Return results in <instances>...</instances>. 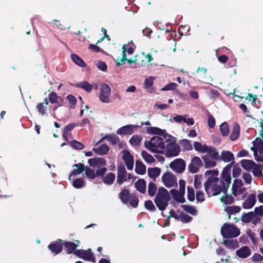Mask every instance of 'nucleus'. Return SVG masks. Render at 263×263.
I'll return each mask as SVG.
<instances>
[{"label": "nucleus", "instance_id": "nucleus-10", "mask_svg": "<svg viewBox=\"0 0 263 263\" xmlns=\"http://www.w3.org/2000/svg\"><path fill=\"white\" fill-rule=\"evenodd\" d=\"M101 93L99 95V99L101 102L108 103L110 102L109 96L110 95V88L107 84H102L100 88Z\"/></svg>", "mask_w": 263, "mask_h": 263}, {"label": "nucleus", "instance_id": "nucleus-44", "mask_svg": "<svg viewBox=\"0 0 263 263\" xmlns=\"http://www.w3.org/2000/svg\"><path fill=\"white\" fill-rule=\"evenodd\" d=\"M141 155L143 159L148 163H153L155 162L154 157L146 151H142Z\"/></svg>", "mask_w": 263, "mask_h": 263}, {"label": "nucleus", "instance_id": "nucleus-14", "mask_svg": "<svg viewBox=\"0 0 263 263\" xmlns=\"http://www.w3.org/2000/svg\"><path fill=\"white\" fill-rule=\"evenodd\" d=\"M122 57L121 59H117L116 65L118 66L122 65L125 64L127 60L126 52L127 51L129 54H132L133 53V49L132 47H129L128 44H124L122 48Z\"/></svg>", "mask_w": 263, "mask_h": 263}, {"label": "nucleus", "instance_id": "nucleus-59", "mask_svg": "<svg viewBox=\"0 0 263 263\" xmlns=\"http://www.w3.org/2000/svg\"><path fill=\"white\" fill-rule=\"evenodd\" d=\"M154 80L153 77H149L146 78L144 81V87L145 88H150L153 85Z\"/></svg>", "mask_w": 263, "mask_h": 263}, {"label": "nucleus", "instance_id": "nucleus-48", "mask_svg": "<svg viewBox=\"0 0 263 263\" xmlns=\"http://www.w3.org/2000/svg\"><path fill=\"white\" fill-rule=\"evenodd\" d=\"M85 174L88 178L93 179L96 177V174L93 170L86 166L85 168Z\"/></svg>", "mask_w": 263, "mask_h": 263}, {"label": "nucleus", "instance_id": "nucleus-39", "mask_svg": "<svg viewBox=\"0 0 263 263\" xmlns=\"http://www.w3.org/2000/svg\"><path fill=\"white\" fill-rule=\"evenodd\" d=\"M255 214L253 212H249L247 214H243L241 216V221L245 223H249L252 220L255 218Z\"/></svg>", "mask_w": 263, "mask_h": 263}, {"label": "nucleus", "instance_id": "nucleus-57", "mask_svg": "<svg viewBox=\"0 0 263 263\" xmlns=\"http://www.w3.org/2000/svg\"><path fill=\"white\" fill-rule=\"evenodd\" d=\"M187 199L190 201H193L195 200L194 190L192 187L187 186Z\"/></svg>", "mask_w": 263, "mask_h": 263}, {"label": "nucleus", "instance_id": "nucleus-63", "mask_svg": "<svg viewBox=\"0 0 263 263\" xmlns=\"http://www.w3.org/2000/svg\"><path fill=\"white\" fill-rule=\"evenodd\" d=\"M196 199L197 202H203L205 200L204 193L201 191H197L196 194Z\"/></svg>", "mask_w": 263, "mask_h": 263}, {"label": "nucleus", "instance_id": "nucleus-55", "mask_svg": "<svg viewBox=\"0 0 263 263\" xmlns=\"http://www.w3.org/2000/svg\"><path fill=\"white\" fill-rule=\"evenodd\" d=\"M234 198L232 195H226L221 198V201L226 204H231L234 202Z\"/></svg>", "mask_w": 263, "mask_h": 263}, {"label": "nucleus", "instance_id": "nucleus-37", "mask_svg": "<svg viewBox=\"0 0 263 263\" xmlns=\"http://www.w3.org/2000/svg\"><path fill=\"white\" fill-rule=\"evenodd\" d=\"M129 196V191L126 189L123 190L119 194V198L124 204L127 203Z\"/></svg>", "mask_w": 263, "mask_h": 263}, {"label": "nucleus", "instance_id": "nucleus-3", "mask_svg": "<svg viewBox=\"0 0 263 263\" xmlns=\"http://www.w3.org/2000/svg\"><path fill=\"white\" fill-rule=\"evenodd\" d=\"M240 164L244 170L248 171H252L255 177H259L262 175L263 165L261 164H256L251 160L243 159L240 161Z\"/></svg>", "mask_w": 263, "mask_h": 263}, {"label": "nucleus", "instance_id": "nucleus-1", "mask_svg": "<svg viewBox=\"0 0 263 263\" xmlns=\"http://www.w3.org/2000/svg\"><path fill=\"white\" fill-rule=\"evenodd\" d=\"M218 175V172L215 170H209L205 172L206 176H211L208 178L204 184L205 191L210 197L218 195L221 192L223 193L226 192L221 186L222 182L217 177Z\"/></svg>", "mask_w": 263, "mask_h": 263}, {"label": "nucleus", "instance_id": "nucleus-34", "mask_svg": "<svg viewBox=\"0 0 263 263\" xmlns=\"http://www.w3.org/2000/svg\"><path fill=\"white\" fill-rule=\"evenodd\" d=\"M135 171L138 174L143 175L146 172V166L141 161L137 160L136 162Z\"/></svg>", "mask_w": 263, "mask_h": 263}, {"label": "nucleus", "instance_id": "nucleus-53", "mask_svg": "<svg viewBox=\"0 0 263 263\" xmlns=\"http://www.w3.org/2000/svg\"><path fill=\"white\" fill-rule=\"evenodd\" d=\"M36 108L38 112L42 116L45 115L47 116V114H46V111L47 109V106L46 105H44V104H42V103H40L36 105Z\"/></svg>", "mask_w": 263, "mask_h": 263}, {"label": "nucleus", "instance_id": "nucleus-21", "mask_svg": "<svg viewBox=\"0 0 263 263\" xmlns=\"http://www.w3.org/2000/svg\"><path fill=\"white\" fill-rule=\"evenodd\" d=\"M170 193L172 195L173 198L176 201L180 203H183L185 202V198H184V193L180 191H178L176 189L171 190Z\"/></svg>", "mask_w": 263, "mask_h": 263}, {"label": "nucleus", "instance_id": "nucleus-41", "mask_svg": "<svg viewBox=\"0 0 263 263\" xmlns=\"http://www.w3.org/2000/svg\"><path fill=\"white\" fill-rule=\"evenodd\" d=\"M78 87L82 88L87 92H90L92 90V86L91 84H89L87 81H83L78 83L76 84Z\"/></svg>", "mask_w": 263, "mask_h": 263}, {"label": "nucleus", "instance_id": "nucleus-56", "mask_svg": "<svg viewBox=\"0 0 263 263\" xmlns=\"http://www.w3.org/2000/svg\"><path fill=\"white\" fill-rule=\"evenodd\" d=\"M70 145L71 147H72L73 148L77 149V150H81L83 149L84 146V145L79 142V141L73 140L70 142Z\"/></svg>", "mask_w": 263, "mask_h": 263}, {"label": "nucleus", "instance_id": "nucleus-50", "mask_svg": "<svg viewBox=\"0 0 263 263\" xmlns=\"http://www.w3.org/2000/svg\"><path fill=\"white\" fill-rule=\"evenodd\" d=\"M72 185L76 189H80L84 186L85 181L82 178H78L73 181Z\"/></svg>", "mask_w": 263, "mask_h": 263}, {"label": "nucleus", "instance_id": "nucleus-2", "mask_svg": "<svg viewBox=\"0 0 263 263\" xmlns=\"http://www.w3.org/2000/svg\"><path fill=\"white\" fill-rule=\"evenodd\" d=\"M170 199L168 191L163 187H160L158 189L154 201L159 210L163 211L167 206Z\"/></svg>", "mask_w": 263, "mask_h": 263}, {"label": "nucleus", "instance_id": "nucleus-61", "mask_svg": "<svg viewBox=\"0 0 263 263\" xmlns=\"http://www.w3.org/2000/svg\"><path fill=\"white\" fill-rule=\"evenodd\" d=\"M242 178L245 183L248 184H251L252 180L251 174L249 173H244L242 174Z\"/></svg>", "mask_w": 263, "mask_h": 263}, {"label": "nucleus", "instance_id": "nucleus-40", "mask_svg": "<svg viewBox=\"0 0 263 263\" xmlns=\"http://www.w3.org/2000/svg\"><path fill=\"white\" fill-rule=\"evenodd\" d=\"M206 144H202L199 142L196 141L194 143V149L201 153H205V151L208 147Z\"/></svg>", "mask_w": 263, "mask_h": 263}, {"label": "nucleus", "instance_id": "nucleus-35", "mask_svg": "<svg viewBox=\"0 0 263 263\" xmlns=\"http://www.w3.org/2000/svg\"><path fill=\"white\" fill-rule=\"evenodd\" d=\"M109 149L107 144H102L98 148H93V151L98 155H105L109 151Z\"/></svg>", "mask_w": 263, "mask_h": 263}, {"label": "nucleus", "instance_id": "nucleus-7", "mask_svg": "<svg viewBox=\"0 0 263 263\" xmlns=\"http://www.w3.org/2000/svg\"><path fill=\"white\" fill-rule=\"evenodd\" d=\"M232 164H228L223 170L221 173L222 178L219 179L222 183L221 186L226 192L231 183V178L230 176V171Z\"/></svg>", "mask_w": 263, "mask_h": 263}, {"label": "nucleus", "instance_id": "nucleus-51", "mask_svg": "<svg viewBox=\"0 0 263 263\" xmlns=\"http://www.w3.org/2000/svg\"><path fill=\"white\" fill-rule=\"evenodd\" d=\"M128 201L133 208L137 207L139 202L138 197L134 195H130Z\"/></svg>", "mask_w": 263, "mask_h": 263}, {"label": "nucleus", "instance_id": "nucleus-43", "mask_svg": "<svg viewBox=\"0 0 263 263\" xmlns=\"http://www.w3.org/2000/svg\"><path fill=\"white\" fill-rule=\"evenodd\" d=\"M224 211L228 214H235L240 212V208L239 206H229L225 208Z\"/></svg>", "mask_w": 263, "mask_h": 263}, {"label": "nucleus", "instance_id": "nucleus-64", "mask_svg": "<svg viewBox=\"0 0 263 263\" xmlns=\"http://www.w3.org/2000/svg\"><path fill=\"white\" fill-rule=\"evenodd\" d=\"M208 124L210 128H213L215 125V119L211 114L208 115Z\"/></svg>", "mask_w": 263, "mask_h": 263}, {"label": "nucleus", "instance_id": "nucleus-20", "mask_svg": "<svg viewBox=\"0 0 263 263\" xmlns=\"http://www.w3.org/2000/svg\"><path fill=\"white\" fill-rule=\"evenodd\" d=\"M256 195L254 193L250 194L242 203V207L245 209L252 208L256 202Z\"/></svg>", "mask_w": 263, "mask_h": 263}, {"label": "nucleus", "instance_id": "nucleus-38", "mask_svg": "<svg viewBox=\"0 0 263 263\" xmlns=\"http://www.w3.org/2000/svg\"><path fill=\"white\" fill-rule=\"evenodd\" d=\"M71 58L73 62L81 67H85L86 64L83 59L76 54H72Z\"/></svg>", "mask_w": 263, "mask_h": 263}, {"label": "nucleus", "instance_id": "nucleus-27", "mask_svg": "<svg viewBox=\"0 0 263 263\" xmlns=\"http://www.w3.org/2000/svg\"><path fill=\"white\" fill-rule=\"evenodd\" d=\"M49 100L51 103L57 104L58 106H61L63 102V99L61 97L58 96L54 92H51L49 95Z\"/></svg>", "mask_w": 263, "mask_h": 263}, {"label": "nucleus", "instance_id": "nucleus-13", "mask_svg": "<svg viewBox=\"0 0 263 263\" xmlns=\"http://www.w3.org/2000/svg\"><path fill=\"white\" fill-rule=\"evenodd\" d=\"M170 167L178 173H182L185 168V161L182 159H176L171 163Z\"/></svg>", "mask_w": 263, "mask_h": 263}, {"label": "nucleus", "instance_id": "nucleus-5", "mask_svg": "<svg viewBox=\"0 0 263 263\" xmlns=\"http://www.w3.org/2000/svg\"><path fill=\"white\" fill-rule=\"evenodd\" d=\"M146 148L153 153H156L157 148L164 149L165 147V143L161 138L158 136H154L151 140L144 142Z\"/></svg>", "mask_w": 263, "mask_h": 263}, {"label": "nucleus", "instance_id": "nucleus-28", "mask_svg": "<svg viewBox=\"0 0 263 263\" xmlns=\"http://www.w3.org/2000/svg\"><path fill=\"white\" fill-rule=\"evenodd\" d=\"M88 163L91 166H102L105 165L106 161L102 158H92L88 160Z\"/></svg>", "mask_w": 263, "mask_h": 263}, {"label": "nucleus", "instance_id": "nucleus-18", "mask_svg": "<svg viewBox=\"0 0 263 263\" xmlns=\"http://www.w3.org/2000/svg\"><path fill=\"white\" fill-rule=\"evenodd\" d=\"M234 156L232 153L228 151H222L219 155V160L226 162H234Z\"/></svg>", "mask_w": 263, "mask_h": 263}, {"label": "nucleus", "instance_id": "nucleus-49", "mask_svg": "<svg viewBox=\"0 0 263 263\" xmlns=\"http://www.w3.org/2000/svg\"><path fill=\"white\" fill-rule=\"evenodd\" d=\"M220 130L223 136H226L229 134V128L227 123L223 122L220 126Z\"/></svg>", "mask_w": 263, "mask_h": 263}, {"label": "nucleus", "instance_id": "nucleus-36", "mask_svg": "<svg viewBox=\"0 0 263 263\" xmlns=\"http://www.w3.org/2000/svg\"><path fill=\"white\" fill-rule=\"evenodd\" d=\"M142 140V137L139 135H133L129 140L130 144L133 146H139Z\"/></svg>", "mask_w": 263, "mask_h": 263}, {"label": "nucleus", "instance_id": "nucleus-58", "mask_svg": "<svg viewBox=\"0 0 263 263\" xmlns=\"http://www.w3.org/2000/svg\"><path fill=\"white\" fill-rule=\"evenodd\" d=\"M107 140L109 141L112 144L115 145L119 141V138L115 135H106Z\"/></svg>", "mask_w": 263, "mask_h": 263}, {"label": "nucleus", "instance_id": "nucleus-31", "mask_svg": "<svg viewBox=\"0 0 263 263\" xmlns=\"http://www.w3.org/2000/svg\"><path fill=\"white\" fill-rule=\"evenodd\" d=\"M202 158L204 162L205 168L213 167L216 165L215 161L216 159H213L211 157H208V156H203Z\"/></svg>", "mask_w": 263, "mask_h": 263}, {"label": "nucleus", "instance_id": "nucleus-54", "mask_svg": "<svg viewBox=\"0 0 263 263\" xmlns=\"http://www.w3.org/2000/svg\"><path fill=\"white\" fill-rule=\"evenodd\" d=\"M202 176L201 175H196L194 178V187L196 189H200L201 187Z\"/></svg>", "mask_w": 263, "mask_h": 263}, {"label": "nucleus", "instance_id": "nucleus-33", "mask_svg": "<svg viewBox=\"0 0 263 263\" xmlns=\"http://www.w3.org/2000/svg\"><path fill=\"white\" fill-rule=\"evenodd\" d=\"M240 127L239 126L235 123L233 126V130L230 135V139L232 141L236 140L239 136Z\"/></svg>", "mask_w": 263, "mask_h": 263}, {"label": "nucleus", "instance_id": "nucleus-42", "mask_svg": "<svg viewBox=\"0 0 263 263\" xmlns=\"http://www.w3.org/2000/svg\"><path fill=\"white\" fill-rule=\"evenodd\" d=\"M222 243L229 249H234L238 247V242L236 240H225Z\"/></svg>", "mask_w": 263, "mask_h": 263}, {"label": "nucleus", "instance_id": "nucleus-22", "mask_svg": "<svg viewBox=\"0 0 263 263\" xmlns=\"http://www.w3.org/2000/svg\"><path fill=\"white\" fill-rule=\"evenodd\" d=\"M236 254L240 258H246L251 255V251L249 247L243 246L237 250Z\"/></svg>", "mask_w": 263, "mask_h": 263}, {"label": "nucleus", "instance_id": "nucleus-29", "mask_svg": "<svg viewBox=\"0 0 263 263\" xmlns=\"http://www.w3.org/2000/svg\"><path fill=\"white\" fill-rule=\"evenodd\" d=\"M116 178V175L113 173H108L103 177L102 181L104 184L107 185H110L114 182Z\"/></svg>", "mask_w": 263, "mask_h": 263}, {"label": "nucleus", "instance_id": "nucleus-12", "mask_svg": "<svg viewBox=\"0 0 263 263\" xmlns=\"http://www.w3.org/2000/svg\"><path fill=\"white\" fill-rule=\"evenodd\" d=\"M202 162L200 158L197 156L194 157L188 165V170L191 173H197L202 166Z\"/></svg>", "mask_w": 263, "mask_h": 263}, {"label": "nucleus", "instance_id": "nucleus-60", "mask_svg": "<svg viewBox=\"0 0 263 263\" xmlns=\"http://www.w3.org/2000/svg\"><path fill=\"white\" fill-rule=\"evenodd\" d=\"M107 171L106 168L103 167L99 170H97L96 172V177L103 179L104 177V175Z\"/></svg>", "mask_w": 263, "mask_h": 263}, {"label": "nucleus", "instance_id": "nucleus-17", "mask_svg": "<svg viewBox=\"0 0 263 263\" xmlns=\"http://www.w3.org/2000/svg\"><path fill=\"white\" fill-rule=\"evenodd\" d=\"M127 172L125 168L123 166H119L118 167L117 183L119 184H122L126 179Z\"/></svg>", "mask_w": 263, "mask_h": 263}, {"label": "nucleus", "instance_id": "nucleus-52", "mask_svg": "<svg viewBox=\"0 0 263 263\" xmlns=\"http://www.w3.org/2000/svg\"><path fill=\"white\" fill-rule=\"evenodd\" d=\"M180 144L186 151H190L193 149V147L190 141L187 139L182 140L180 142Z\"/></svg>", "mask_w": 263, "mask_h": 263}, {"label": "nucleus", "instance_id": "nucleus-8", "mask_svg": "<svg viewBox=\"0 0 263 263\" xmlns=\"http://www.w3.org/2000/svg\"><path fill=\"white\" fill-rule=\"evenodd\" d=\"M163 184L168 188L177 185V178L172 173L166 172L161 177Z\"/></svg>", "mask_w": 263, "mask_h": 263}, {"label": "nucleus", "instance_id": "nucleus-19", "mask_svg": "<svg viewBox=\"0 0 263 263\" xmlns=\"http://www.w3.org/2000/svg\"><path fill=\"white\" fill-rule=\"evenodd\" d=\"M123 159L125 163L127 168L129 170L133 169L134 166V159L130 153L127 151L123 152Z\"/></svg>", "mask_w": 263, "mask_h": 263}, {"label": "nucleus", "instance_id": "nucleus-6", "mask_svg": "<svg viewBox=\"0 0 263 263\" xmlns=\"http://www.w3.org/2000/svg\"><path fill=\"white\" fill-rule=\"evenodd\" d=\"M253 146L251 147L254 153V157L257 162L263 161V141L260 138H257L253 141Z\"/></svg>", "mask_w": 263, "mask_h": 263}, {"label": "nucleus", "instance_id": "nucleus-47", "mask_svg": "<svg viewBox=\"0 0 263 263\" xmlns=\"http://www.w3.org/2000/svg\"><path fill=\"white\" fill-rule=\"evenodd\" d=\"M182 208L184 210L185 212L193 215H196L197 214V211L196 210L195 208L193 206L191 205H182L181 206Z\"/></svg>", "mask_w": 263, "mask_h": 263}, {"label": "nucleus", "instance_id": "nucleus-26", "mask_svg": "<svg viewBox=\"0 0 263 263\" xmlns=\"http://www.w3.org/2000/svg\"><path fill=\"white\" fill-rule=\"evenodd\" d=\"M61 240H58L54 243L50 244L48 246L49 249L51 251L52 253L55 254H59L62 251V245L61 243Z\"/></svg>", "mask_w": 263, "mask_h": 263}, {"label": "nucleus", "instance_id": "nucleus-46", "mask_svg": "<svg viewBox=\"0 0 263 263\" xmlns=\"http://www.w3.org/2000/svg\"><path fill=\"white\" fill-rule=\"evenodd\" d=\"M156 184L152 182L149 183L148 185V194L150 196H154L157 191Z\"/></svg>", "mask_w": 263, "mask_h": 263}, {"label": "nucleus", "instance_id": "nucleus-16", "mask_svg": "<svg viewBox=\"0 0 263 263\" xmlns=\"http://www.w3.org/2000/svg\"><path fill=\"white\" fill-rule=\"evenodd\" d=\"M180 151V147L177 144H168L166 149V155L168 157H176Z\"/></svg>", "mask_w": 263, "mask_h": 263}, {"label": "nucleus", "instance_id": "nucleus-9", "mask_svg": "<svg viewBox=\"0 0 263 263\" xmlns=\"http://www.w3.org/2000/svg\"><path fill=\"white\" fill-rule=\"evenodd\" d=\"M246 190V188L243 186V184L241 180L236 179L234 180L232 192L234 196H237L243 194Z\"/></svg>", "mask_w": 263, "mask_h": 263}, {"label": "nucleus", "instance_id": "nucleus-11", "mask_svg": "<svg viewBox=\"0 0 263 263\" xmlns=\"http://www.w3.org/2000/svg\"><path fill=\"white\" fill-rule=\"evenodd\" d=\"M75 255L78 256L79 258H82L85 260L95 262V258L91 252V249H89L87 250H78L74 253Z\"/></svg>", "mask_w": 263, "mask_h": 263}, {"label": "nucleus", "instance_id": "nucleus-4", "mask_svg": "<svg viewBox=\"0 0 263 263\" xmlns=\"http://www.w3.org/2000/svg\"><path fill=\"white\" fill-rule=\"evenodd\" d=\"M223 238H231L237 237L240 234L239 230L234 224L224 223L220 230Z\"/></svg>", "mask_w": 263, "mask_h": 263}, {"label": "nucleus", "instance_id": "nucleus-45", "mask_svg": "<svg viewBox=\"0 0 263 263\" xmlns=\"http://www.w3.org/2000/svg\"><path fill=\"white\" fill-rule=\"evenodd\" d=\"M64 246L67 249V252L68 253H73L75 252L74 251L76 248L78 247V245L74 242H67L64 243Z\"/></svg>", "mask_w": 263, "mask_h": 263}, {"label": "nucleus", "instance_id": "nucleus-15", "mask_svg": "<svg viewBox=\"0 0 263 263\" xmlns=\"http://www.w3.org/2000/svg\"><path fill=\"white\" fill-rule=\"evenodd\" d=\"M141 126L137 125L129 124L123 126L117 130V134L122 135H132L137 128H140Z\"/></svg>", "mask_w": 263, "mask_h": 263}, {"label": "nucleus", "instance_id": "nucleus-24", "mask_svg": "<svg viewBox=\"0 0 263 263\" xmlns=\"http://www.w3.org/2000/svg\"><path fill=\"white\" fill-rule=\"evenodd\" d=\"M73 171L71 172L69 176V179L70 180L71 176L73 175H78L81 174L84 170V165L81 163L75 164L72 165Z\"/></svg>", "mask_w": 263, "mask_h": 263}, {"label": "nucleus", "instance_id": "nucleus-25", "mask_svg": "<svg viewBox=\"0 0 263 263\" xmlns=\"http://www.w3.org/2000/svg\"><path fill=\"white\" fill-rule=\"evenodd\" d=\"M146 132L150 134H157L159 135H163L164 137L166 138L167 136L171 137V136L165 133V130H162L156 127H148L146 129Z\"/></svg>", "mask_w": 263, "mask_h": 263}, {"label": "nucleus", "instance_id": "nucleus-62", "mask_svg": "<svg viewBox=\"0 0 263 263\" xmlns=\"http://www.w3.org/2000/svg\"><path fill=\"white\" fill-rule=\"evenodd\" d=\"M144 205L146 209L151 211H154L156 209L154 204L151 200L146 201L144 203Z\"/></svg>", "mask_w": 263, "mask_h": 263}, {"label": "nucleus", "instance_id": "nucleus-23", "mask_svg": "<svg viewBox=\"0 0 263 263\" xmlns=\"http://www.w3.org/2000/svg\"><path fill=\"white\" fill-rule=\"evenodd\" d=\"M205 153H206V154L204 156H208V157H211L213 159L219 160V153L214 147L208 146Z\"/></svg>", "mask_w": 263, "mask_h": 263}, {"label": "nucleus", "instance_id": "nucleus-32", "mask_svg": "<svg viewBox=\"0 0 263 263\" xmlns=\"http://www.w3.org/2000/svg\"><path fill=\"white\" fill-rule=\"evenodd\" d=\"M147 172L149 177L153 180H155L156 178L160 175L161 170L158 167L149 168L147 170Z\"/></svg>", "mask_w": 263, "mask_h": 263}, {"label": "nucleus", "instance_id": "nucleus-30", "mask_svg": "<svg viewBox=\"0 0 263 263\" xmlns=\"http://www.w3.org/2000/svg\"><path fill=\"white\" fill-rule=\"evenodd\" d=\"M136 189L141 193L145 194L146 192V182L144 180L140 179L135 183Z\"/></svg>", "mask_w": 263, "mask_h": 263}]
</instances>
